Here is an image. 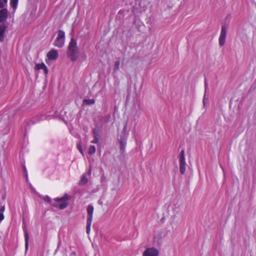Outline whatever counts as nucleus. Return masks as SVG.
Wrapping results in <instances>:
<instances>
[{"label":"nucleus","mask_w":256,"mask_h":256,"mask_svg":"<svg viewBox=\"0 0 256 256\" xmlns=\"http://www.w3.org/2000/svg\"><path fill=\"white\" fill-rule=\"evenodd\" d=\"M180 158H185L184 150H181L180 154Z\"/></svg>","instance_id":"27"},{"label":"nucleus","mask_w":256,"mask_h":256,"mask_svg":"<svg viewBox=\"0 0 256 256\" xmlns=\"http://www.w3.org/2000/svg\"><path fill=\"white\" fill-rule=\"evenodd\" d=\"M76 255V252H72V256H75Z\"/></svg>","instance_id":"31"},{"label":"nucleus","mask_w":256,"mask_h":256,"mask_svg":"<svg viewBox=\"0 0 256 256\" xmlns=\"http://www.w3.org/2000/svg\"><path fill=\"white\" fill-rule=\"evenodd\" d=\"M68 54L70 57V60L74 62L78 56V47L76 40L72 38L68 44Z\"/></svg>","instance_id":"1"},{"label":"nucleus","mask_w":256,"mask_h":256,"mask_svg":"<svg viewBox=\"0 0 256 256\" xmlns=\"http://www.w3.org/2000/svg\"><path fill=\"white\" fill-rule=\"evenodd\" d=\"M64 42L65 33L62 30H59L57 37L54 42V45L58 48H62L64 46Z\"/></svg>","instance_id":"6"},{"label":"nucleus","mask_w":256,"mask_h":256,"mask_svg":"<svg viewBox=\"0 0 256 256\" xmlns=\"http://www.w3.org/2000/svg\"><path fill=\"white\" fill-rule=\"evenodd\" d=\"M5 210L4 206H2L0 208V214H3Z\"/></svg>","instance_id":"28"},{"label":"nucleus","mask_w":256,"mask_h":256,"mask_svg":"<svg viewBox=\"0 0 256 256\" xmlns=\"http://www.w3.org/2000/svg\"><path fill=\"white\" fill-rule=\"evenodd\" d=\"M206 86H207L206 83V82H205V89H206Z\"/></svg>","instance_id":"32"},{"label":"nucleus","mask_w":256,"mask_h":256,"mask_svg":"<svg viewBox=\"0 0 256 256\" xmlns=\"http://www.w3.org/2000/svg\"><path fill=\"white\" fill-rule=\"evenodd\" d=\"M158 250L154 247L146 248L142 254V256H158Z\"/></svg>","instance_id":"7"},{"label":"nucleus","mask_w":256,"mask_h":256,"mask_svg":"<svg viewBox=\"0 0 256 256\" xmlns=\"http://www.w3.org/2000/svg\"><path fill=\"white\" fill-rule=\"evenodd\" d=\"M120 60H116L114 63V72H116L117 70H118L120 68Z\"/></svg>","instance_id":"19"},{"label":"nucleus","mask_w":256,"mask_h":256,"mask_svg":"<svg viewBox=\"0 0 256 256\" xmlns=\"http://www.w3.org/2000/svg\"><path fill=\"white\" fill-rule=\"evenodd\" d=\"M8 3V0H0V8H3Z\"/></svg>","instance_id":"21"},{"label":"nucleus","mask_w":256,"mask_h":256,"mask_svg":"<svg viewBox=\"0 0 256 256\" xmlns=\"http://www.w3.org/2000/svg\"><path fill=\"white\" fill-rule=\"evenodd\" d=\"M186 164L185 158H180V164Z\"/></svg>","instance_id":"24"},{"label":"nucleus","mask_w":256,"mask_h":256,"mask_svg":"<svg viewBox=\"0 0 256 256\" xmlns=\"http://www.w3.org/2000/svg\"><path fill=\"white\" fill-rule=\"evenodd\" d=\"M44 201L47 202H50L51 199L50 196H46L44 197Z\"/></svg>","instance_id":"26"},{"label":"nucleus","mask_w":256,"mask_h":256,"mask_svg":"<svg viewBox=\"0 0 256 256\" xmlns=\"http://www.w3.org/2000/svg\"><path fill=\"white\" fill-rule=\"evenodd\" d=\"M23 170H24V172L25 174V176L26 177V180H28V172H27V170H26V167L25 166H23Z\"/></svg>","instance_id":"23"},{"label":"nucleus","mask_w":256,"mask_h":256,"mask_svg":"<svg viewBox=\"0 0 256 256\" xmlns=\"http://www.w3.org/2000/svg\"><path fill=\"white\" fill-rule=\"evenodd\" d=\"M100 140V139L99 138H94V140L91 141V143L96 144H99Z\"/></svg>","instance_id":"25"},{"label":"nucleus","mask_w":256,"mask_h":256,"mask_svg":"<svg viewBox=\"0 0 256 256\" xmlns=\"http://www.w3.org/2000/svg\"><path fill=\"white\" fill-rule=\"evenodd\" d=\"M127 129V124H126L123 128V133L118 138V142L120 144V148L122 152H124L126 146V141L128 136V133L126 132Z\"/></svg>","instance_id":"3"},{"label":"nucleus","mask_w":256,"mask_h":256,"mask_svg":"<svg viewBox=\"0 0 256 256\" xmlns=\"http://www.w3.org/2000/svg\"><path fill=\"white\" fill-rule=\"evenodd\" d=\"M226 28L222 26V28L220 36L219 37V44L222 46L224 44L226 38Z\"/></svg>","instance_id":"8"},{"label":"nucleus","mask_w":256,"mask_h":256,"mask_svg":"<svg viewBox=\"0 0 256 256\" xmlns=\"http://www.w3.org/2000/svg\"><path fill=\"white\" fill-rule=\"evenodd\" d=\"M92 134L94 138L100 139V129L98 127H96L92 130Z\"/></svg>","instance_id":"14"},{"label":"nucleus","mask_w":256,"mask_h":256,"mask_svg":"<svg viewBox=\"0 0 256 256\" xmlns=\"http://www.w3.org/2000/svg\"><path fill=\"white\" fill-rule=\"evenodd\" d=\"M87 222L86 226V232L89 234L90 232V227L92 220V214L94 212V206L92 205H88L87 208Z\"/></svg>","instance_id":"5"},{"label":"nucleus","mask_w":256,"mask_h":256,"mask_svg":"<svg viewBox=\"0 0 256 256\" xmlns=\"http://www.w3.org/2000/svg\"><path fill=\"white\" fill-rule=\"evenodd\" d=\"M24 239H25V248L26 251L28 250V232L26 229H24Z\"/></svg>","instance_id":"15"},{"label":"nucleus","mask_w":256,"mask_h":256,"mask_svg":"<svg viewBox=\"0 0 256 256\" xmlns=\"http://www.w3.org/2000/svg\"><path fill=\"white\" fill-rule=\"evenodd\" d=\"M4 219V214H0V223Z\"/></svg>","instance_id":"29"},{"label":"nucleus","mask_w":256,"mask_h":256,"mask_svg":"<svg viewBox=\"0 0 256 256\" xmlns=\"http://www.w3.org/2000/svg\"><path fill=\"white\" fill-rule=\"evenodd\" d=\"M8 18V10L6 9H2L0 10V22H2L6 20Z\"/></svg>","instance_id":"10"},{"label":"nucleus","mask_w":256,"mask_h":256,"mask_svg":"<svg viewBox=\"0 0 256 256\" xmlns=\"http://www.w3.org/2000/svg\"><path fill=\"white\" fill-rule=\"evenodd\" d=\"M186 164H180V172L181 174H184L186 172Z\"/></svg>","instance_id":"20"},{"label":"nucleus","mask_w":256,"mask_h":256,"mask_svg":"<svg viewBox=\"0 0 256 256\" xmlns=\"http://www.w3.org/2000/svg\"><path fill=\"white\" fill-rule=\"evenodd\" d=\"M77 148L79 150V151L80 152V153L82 154H84V152H83V150H82L80 142L77 144Z\"/></svg>","instance_id":"22"},{"label":"nucleus","mask_w":256,"mask_h":256,"mask_svg":"<svg viewBox=\"0 0 256 256\" xmlns=\"http://www.w3.org/2000/svg\"><path fill=\"white\" fill-rule=\"evenodd\" d=\"M46 56L50 60H55L58 57V53L56 50L52 49L48 52Z\"/></svg>","instance_id":"9"},{"label":"nucleus","mask_w":256,"mask_h":256,"mask_svg":"<svg viewBox=\"0 0 256 256\" xmlns=\"http://www.w3.org/2000/svg\"><path fill=\"white\" fill-rule=\"evenodd\" d=\"M91 172H91V169H90H90L88 170V174H88V176H90V175H91Z\"/></svg>","instance_id":"30"},{"label":"nucleus","mask_w":256,"mask_h":256,"mask_svg":"<svg viewBox=\"0 0 256 256\" xmlns=\"http://www.w3.org/2000/svg\"><path fill=\"white\" fill-rule=\"evenodd\" d=\"M6 28V26L4 24L0 25V41L2 40L4 38V34Z\"/></svg>","instance_id":"13"},{"label":"nucleus","mask_w":256,"mask_h":256,"mask_svg":"<svg viewBox=\"0 0 256 256\" xmlns=\"http://www.w3.org/2000/svg\"><path fill=\"white\" fill-rule=\"evenodd\" d=\"M88 182V178H87V174H84L79 182L78 184L80 186L86 185Z\"/></svg>","instance_id":"12"},{"label":"nucleus","mask_w":256,"mask_h":256,"mask_svg":"<svg viewBox=\"0 0 256 256\" xmlns=\"http://www.w3.org/2000/svg\"><path fill=\"white\" fill-rule=\"evenodd\" d=\"M57 112L54 108H50L47 111L44 112L40 118L36 119V120H32L30 122V123L34 124L36 122H39L41 120L48 118L50 117L53 116L56 114Z\"/></svg>","instance_id":"4"},{"label":"nucleus","mask_w":256,"mask_h":256,"mask_svg":"<svg viewBox=\"0 0 256 256\" xmlns=\"http://www.w3.org/2000/svg\"><path fill=\"white\" fill-rule=\"evenodd\" d=\"M96 150V147L94 146H90L88 150V152L90 154H94Z\"/></svg>","instance_id":"18"},{"label":"nucleus","mask_w":256,"mask_h":256,"mask_svg":"<svg viewBox=\"0 0 256 256\" xmlns=\"http://www.w3.org/2000/svg\"><path fill=\"white\" fill-rule=\"evenodd\" d=\"M203 102H204H204H205L204 98V99Z\"/></svg>","instance_id":"33"},{"label":"nucleus","mask_w":256,"mask_h":256,"mask_svg":"<svg viewBox=\"0 0 256 256\" xmlns=\"http://www.w3.org/2000/svg\"><path fill=\"white\" fill-rule=\"evenodd\" d=\"M36 70H42L44 71V72L45 74H47L48 73V69L47 67L46 66V64L44 63H40V64H36Z\"/></svg>","instance_id":"11"},{"label":"nucleus","mask_w":256,"mask_h":256,"mask_svg":"<svg viewBox=\"0 0 256 256\" xmlns=\"http://www.w3.org/2000/svg\"><path fill=\"white\" fill-rule=\"evenodd\" d=\"M68 198L69 196L66 194H64L62 198H56L54 200L57 202V203L52 204V206L60 210L64 209L68 205Z\"/></svg>","instance_id":"2"},{"label":"nucleus","mask_w":256,"mask_h":256,"mask_svg":"<svg viewBox=\"0 0 256 256\" xmlns=\"http://www.w3.org/2000/svg\"><path fill=\"white\" fill-rule=\"evenodd\" d=\"M18 0H10V6L15 10L17 8Z\"/></svg>","instance_id":"17"},{"label":"nucleus","mask_w":256,"mask_h":256,"mask_svg":"<svg viewBox=\"0 0 256 256\" xmlns=\"http://www.w3.org/2000/svg\"><path fill=\"white\" fill-rule=\"evenodd\" d=\"M95 100L94 99H84L83 100L84 104L90 105L94 104Z\"/></svg>","instance_id":"16"}]
</instances>
